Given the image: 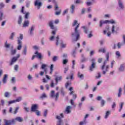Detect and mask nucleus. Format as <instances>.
I'll use <instances>...</instances> for the list:
<instances>
[{
  "label": "nucleus",
  "instance_id": "nucleus-50",
  "mask_svg": "<svg viewBox=\"0 0 125 125\" xmlns=\"http://www.w3.org/2000/svg\"><path fill=\"white\" fill-rule=\"evenodd\" d=\"M47 115V109L45 110L43 113V116L45 118L46 117V115Z\"/></svg>",
  "mask_w": 125,
  "mask_h": 125
},
{
  "label": "nucleus",
  "instance_id": "nucleus-57",
  "mask_svg": "<svg viewBox=\"0 0 125 125\" xmlns=\"http://www.w3.org/2000/svg\"><path fill=\"white\" fill-rule=\"evenodd\" d=\"M13 103H15V100L11 101L8 102L9 105H10V104H12Z\"/></svg>",
  "mask_w": 125,
  "mask_h": 125
},
{
  "label": "nucleus",
  "instance_id": "nucleus-44",
  "mask_svg": "<svg viewBox=\"0 0 125 125\" xmlns=\"http://www.w3.org/2000/svg\"><path fill=\"white\" fill-rule=\"evenodd\" d=\"M18 110H19V107H17L15 108V111H14V114L15 115L17 114V112H18Z\"/></svg>",
  "mask_w": 125,
  "mask_h": 125
},
{
  "label": "nucleus",
  "instance_id": "nucleus-25",
  "mask_svg": "<svg viewBox=\"0 0 125 125\" xmlns=\"http://www.w3.org/2000/svg\"><path fill=\"white\" fill-rule=\"evenodd\" d=\"M73 89H74V88H73V87H69V90L71 91L69 93L70 95H72V94H73V93H74V92L73 91Z\"/></svg>",
  "mask_w": 125,
  "mask_h": 125
},
{
  "label": "nucleus",
  "instance_id": "nucleus-62",
  "mask_svg": "<svg viewBox=\"0 0 125 125\" xmlns=\"http://www.w3.org/2000/svg\"><path fill=\"white\" fill-rule=\"evenodd\" d=\"M72 55L73 56V57H76V51H74L72 53Z\"/></svg>",
  "mask_w": 125,
  "mask_h": 125
},
{
  "label": "nucleus",
  "instance_id": "nucleus-11",
  "mask_svg": "<svg viewBox=\"0 0 125 125\" xmlns=\"http://www.w3.org/2000/svg\"><path fill=\"white\" fill-rule=\"evenodd\" d=\"M39 109V105L37 104H33L32 105L31 111V112H36Z\"/></svg>",
  "mask_w": 125,
  "mask_h": 125
},
{
  "label": "nucleus",
  "instance_id": "nucleus-12",
  "mask_svg": "<svg viewBox=\"0 0 125 125\" xmlns=\"http://www.w3.org/2000/svg\"><path fill=\"white\" fill-rule=\"evenodd\" d=\"M18 44H19V45L17 47V49L18 50H21L22 48V41L20 40H18Z\"/></svg>",
  "mask_w": 125,
  "mask_h": 125
},
{
  "label": "nucleus",
  "instance_id": "nucleus-36",
  "mask_svg": "<svg viewBox=\"0 0 125 125\" xmlns=\"http://www.w3.org/2000/svg\"><path fill=\"white\" fill-rule=\"evenodd\" d=\"M34 29H35V26H32L31 28L30 31V35H33V31H34Z\"/></svg>",
  "mask_w": 125,
  "mask_h": 125
},
{
  "label": "nucleus",
  "instance_id": "nucleus-46",
  "mask_svg": "<svg viewBox=\"0 0 125 125\" xmlns=\"http://www.w3.org/2000/svg\"><path fill=\"white\" fill-rule=\"evenodd\" d=\"M67 63H68V60L64 59L63 60L62 63L63 64V65H66Z\"/></svg>",
  "mask_w": 125,
  "mask_h": 125
},
{
  "label": "nucleus",
  "instance_id": "nucleus-45",
  "mask_svg": "<svg viewBox=\"0 0 125 125\" xmlns=\"http://www.w3.org/2000/svg\"><path fill=\"white\" fill-rule=\"evenodd\" d=\"M2 16H3V13L0 11V21H1L2 20Z\"/></svg>",
  "mask_w": 125,
  "mask_h": 125
},
{
  "label": "nucleus",
  "instance_id": "nucleus-6",
  "mask_svg": "<svg viewBox=\"0 0 125 125\" xmlns=\"http://www.w3.org/2000/svg\"><path fill=\"white\" fill-rule=\"evenodd\" d=\"M109 54H110L109 53V52L106 53V60L104 61L103 63V65L102 66V68H101L102 70H104V68H105V66H106L107 61H109V58H110Z\"/></svg>",
  "mask_w": 125,
  "mask_h": 125
},
{
  "label": "nucleus",
  "instance_id": "nucleus-2",
  "mask_svg": "<svg viewBox=\"0 0 125 125\" xmlns=\"http://www.w3.org/2000/svg\"><path fill=\"white\" fill-rule=\"evenodd\" d=\"M16 121L22 123V122H23V119L21 117H17L15 119H13L11 120H7L6 119L4 120L5 125H14V124L16 123Z\"/></svg>",
  "mask_w": 125,
  "mask_h": 125
},
{
  "label": "nucleus",
  "instance_id": "nucleus-55",
  "mask_svg": "<svg viewBox=\"0 0 125 125\" xmlns=\"http://www.w3.org/2000/svg\"><path fill=\"white\" fill-rule=\"evenodd\" d=\"M116 55L117 56H118V57H121V54L120 53V52H119L118 51H116Z\"/></svg>",
  "mask_w": 125,
  "mask_h": 125
},
{
  "label": "nucleus",
  "instance_id": "nucleus-13",
  "mask_svg": "<svg viewBox=\"0 0 125 125\" xmlns=\"http://www.w3.org/2000/svg\"><path fill=\"white\" fill-rule=\"evenodd\" d=\"M30 24V21H24L22 23V26L23 28H26V27H29Z\"/></svg>",
  "mask_w": 125,
  "mask_h": 125
},
{
  "label": "nucleus",
  "instance_id": "nucleus-39",
  "mask_svg": "<svg viewBox=\"0 0 125 125\" xmlns=\"http://www.w3.org/2000/svg\"><path fill=\"white\" fill-rule=\"evenodd\" d=\"M46 98V95L45 94V93L42 94V95L40 97L41 99H43V98Z\"/></svg>",
  "mask_w": 125,
  "mask_h": 125
},
{
  "label": "nucleus",
  "instance_id": "nucleus-16",
  "mask_svg": "<svg viewBox=\"0 0 125 125\" xmlns=\"http://www.w3.org/2000/svg\"><path fill=\"white\" fill-rule=\"evenodd\" d=\"M35 54H36V57L37 58H39V59H42V54L41 53H39V52L38 51H36L35 53Z\"/></svg>",
  "mask_w": 125,
  "mask_h": 125
},
{
  "label": "nucleus",
  "instance_id": "nucleus-41",
  "mask_svg": "<svg viewBox=\"0 0 125 125\" xmlns=\"http://www.w3.org/2000/svg\"><path fill=\"white\" fill-rule=\"evenodd\" d=\"M75 65H76V61H75V60L72 61V69H75Z\"/></svg>",
  "mask_w": 125,
  "mask_h": 125
},
{
  "label": "nucleus",
  "instance_id": "nucleus-17",
  "mask_svg": "<svg viewBox=\"0 0 125 125\" xmlns=\"http://www.w3.org/2000/svg\"><path fill=\"white\" fill-rule=\"evenodd\" d=\"M49 26L52 30L54 29V25H53V21H51L49 22Z\"/></svg>",
  "mask_w": 125,
  "mask_h": 125
},
{
  "label": "nucleus",
  "instance_id": "nucleus-32",
  "mask_svg": "<svg viewBox=\"0 0 125 125\" xmlns=\"http://www.w3.org/2000/svg\"><path fill=\"white\" fill-rule=\"evenodd\" d=\"M86 124V120L84 119L83 121H82L80 123L79 125H85Z\"/></svg>",
  "mask_w": 125,
  "mask_h": 125
},
{
  "label": "nucleus",
  "instance_id": "nucleus-58",
  "mask_svg": "<svg viewBox=\"0 0 125 125\" xmlns=\"http://www.w3.org/2000/svg\"><path fill=\"white\" fill-rule=\"evenodd\" d=\"M50 86L51 87H54V82H53V81H51Z\"/></svg>",
  "mask_w": 125,
  "mask_h": 125
},
{
  "label": "nucleus",
  "instance_id": "nucleus-18",
  "mask_svg": "<svg viewBox=\"0 0 125 125\" xmlns=\"http://www.w3.org/2000/svg\"><path fill=\"white\" fill-rule=\"evenodd\" d=\"M22 21H23V20L22 19V17L21 16H20L18 21V23L19 25H21V24H22Z\"/></svg>",
  "mask_w": 125,
  "mask_h": 125
},
{
  "label": "nucleus",
  "instance_id": "nucleus-14",
  "mask_svg": "<svg viewBox=\"0 0 125 125\" xmlns=\"http://www.w3.org/2000/svg\"><path fill=\"white\" fill-rule=\"evenodd\" d=\"M62 80V76H60V77H56L55 79L56 83L55 84L57 85L58 84V82L61 81Z\"/></svg>",
  "mask_w": 125,
  "mask_h": 125
},
{
  "label": "nucleus",
  "instance_id": "nucleus-26",
  "mask_svg": "<svg viewBox=\"0 0 125 125\" xmlns=\"http://www.w3.org/2000/svg\"><path fill=\"white\" fill-rule=\"evenodd\" d=\"M108 69H109V65H106L105 71H103V74L105 75L106 74V72H108Z\"/></svg>",
  "mask_w": 125,
  "mask_h": 125
},
{
  "label": "nucleus",
  "instance_id": "nucleus-63",
  "mask_svg": "<svg viewBox=\"0 0 125 125\" xmlns=\"http://www.w3.org/2000/svg\"><path fill=\"white\" fill-rule=\"evenodd\" d=\"M117 46L118 48H121V46H122V43L118 42L117 44Z\"/></svg>",
  "mask_w": 125,
  "mask_h": 125
},
{
  "label": "nucleus",
  "instance_id": "nucleus-28",
  "mask_svg": "<svg viewBox=\"0 0 125 125\" xmlns=\"http://www.w3.org/2000/svg\"><path fill=\"white\" fill-rule=\"evenodd\" d=\"M22 53L24 55H26L27 54V46H25L24 50L22 51Z\"/></svg>",
  "mask_w": 125,
  "mask_h": 125
},
{
  "label": "nucleus",
  "instance_id": "nucleus-54",
  "mask_svg": "<svg viewBox=\"0 0 125 125\" xmlns=\"http://www.w3.org/2000/svg\"><path fill=\"white\" fill-rule=\"evenodd\" d=\"M98 76H96V79H99V78H101V73L100 72H99L98 73Z\"/></svg>",
  "mask_w": 125,
  "mask_h": 125
},
{
  "label": "nucleus",
  "instance_id": "nucleus-24",
  "mask_svg": "<svg viewBox=\"0 0 125 125\" xmlns=\"http://www.w3.org/2000/svg\"><path fill=\"white\" fill-rule=\"evenodd\" d=\"M78 77L80 79H83V74H81V72H78Z\"/></svg>",
  "mask_w": 125,
  "mask_h": 125
},
{
  "label": "nucleus",
  "instance_id": "nucleus-33",
  "mask_svg": "<svg viewBox=\"0 0 125 125\" xmlns=\"http://www.w3.org/2000/svg\"><path fill=\"white\" fill-rule=\"evenodd\" d=\"M99 52H102L103 53H105L106 52V50L105 48H102L99 50Z\"/></svg>",
  "mask_w": 125,
  "mask_h": 125
},
{
  "label": "nucleus",
  "instance_id": "nucleus-21",
  "mask_svg": "<svg viewBox=\"0 0 125 125\" xmlns=\"http://www.w3.org/2000/svg\"><path fill=\"white\" fill-rule=\"evenodd\" d=\"M6 79H7V75L5 74L4 75V77H3V79H2V82H3V83H6Z\"/></svg>",
  "mask_w": 125,
  "mask_h": 125
},
{
  "label": "nucleus",
  "instance_id": "nucleus-20",
  "mask_svg": "<svg viewBox=\"0 0 125 125\" xmlns=\"http://www.w3.org/2000/svg\"><path fill=\"white\" fill-rule=\"evenodd\" d=\"M118 4L120 8H124V4H123V2H122V0H118Z\"/></svg>",
  "mask_w": 125,
  "mask_h": 125
},
{
  "label": "nucleus",
  "instance_id": "nucleus-61",
  "mask_svg": "<svg viewBox=\"0 0 125 125\" xmlns=\"http://www.w3.org/2000/svg\"><path fill=\"white\" fill-rule=\"evenodd\" d=\"M56 60H57V56H54L53 58V61L54 62H55V61H56Z\"/></svg>",
  "mask_w": 125,
  "mask_h": 125
},
{
  "label": "nucleus",
  "instance_id": "nucleus-48",
  "mask_svg": "<svg viewBox=\"0 0 125 125\" xmlns=\"http://www.w3.org/2000/svg\"><path fill=\"white\" fill-rule=\"evenodd\" d=\"M105 105V101L104 100H102L101 101V106L102 107H103Z\"/></svg>",
  "mask_w": 125,
  "mask_h": 125
},
{
  "label": "nucleus",
  "instance_id": "nucleus-19",
  "mask_svg": "<svg viewBox=\"0 0 125 125\" xmlns=\"http://www.w3.org/2000/svg\"><path fill=\"white\" fill-rule=\"evenodd\" d=\"M81 57L83 58V59L81 60V62H86V61H87V59L84 58V55H83V54L81 55Z\"/></svg>",
  "mask_w": 125,
  "mask_h": 125
},
{
  "label": "nucleus",
  "instance_id": "nucleus-3",
  "mask_svg": "<svg viewBox=\"0 0 125 125\" xmlns=\"http://www.w3.org/2000/svg\"><path fill=\"white\" fill-rule=\"evenodd\" d=\"M47 67V65L45 64H42L41 66V69L42 70H43L44 71H41L40 73V76H43L44 74V73L45 74H47V68H46Z\"/></svg>",
  "mask_w": 125,
  "mask_h": 125
},
{
  "label": "nucleus",
  "instance_id": "nucleus-56",
  "mask_svg": "<svg viewBox=\"0 0 125 125\" xmlns=\"http://www.w3.org/2000/svg\"><path fill=\"white\" fill-rule=\"evenodd\" d=\"M15 53H16V50H12L11 51V54L12 55H14V54H15Z\"/></svg>",
  "mask_w": 125,
  "mask_h": 125
},
{
  "label": "nucleus",
  "instance_id": "nucleus-38",
  "mask_svg": "<svg viewBox=\"0 0 125 125\" xmlns=\"http://www.w3.org/2000/svg\"><path fill=\"white\" fill-rule=\"evenodd\" d=\"M71 84H72V83L67 82L65 83V87H66V88H68V86H69V85H71Z\"/></svg>",
  "mask_w": 125,
  "mask_h": 125
},
{
  "label": "nucleus",
  "instance_id": "nucleus-8",
  "mask_svg": "<svg viewBox=\"0 0 125 125\" xmlns=\"http://www.w3.org/2000/svg\"><path fill=\"white\" fill-rule=\"evenodd\" d=\"M92 64L91 66L89 67V70L92 72V71H93V69H95L96 66V63H95V59H92L91 60Z\"/></svg>",
  "mask_w": 125,
  "mask_h": 125
},
{
  "label": "nucleus",
  "instance_id": "nucleus-9",
  "mask_svg": "<svg viewBox=\"0 0 125 125\" xmlns=\"http://www.w3.org/2000/svg\"><path fill=\"white\" fill-rule=\"evenodd\" d=\"M20 57V55H18L17 57H14L12 59L11 62L10 63V66H12L16 61H17L18 58Z\"/></svg>",
  "mask_w": 125,
  "mask_h": 125
},
{
  "label": "nucleus",
  "instance_id": "nucleus-30",
  "mask_svg": "<svg viewBox=\"0 0 125 125\" xmlns=\"http://www.w3.org/2000/svg\"><path fill=\"white\" fill-rule=\"evenodd\" d=\"M69 79L70 80H74V74L72 73L70 77H66V80H69Z\"/></svg>",
  "mask_w": 125,
  "mask_h": 125
},
{
  "label": "nucleus",
  "instance_id": "nucleus-23",
  "mask_svg": "<svg viewBox=\"0 0 125 125\" xmlns=\"http://www.w3.org/2000/svg\"><path fill=\"white\" fill-rule=\"evenodd\" d=\"M53 64H51V66L50 67V75H52V72H53Z\"/></svg>",
  "mask_w": 125,
  "mask_h": 125
},
{
  "label": "nucleus",
  "instance_id": "nucleus-59",
  "mask_svg": "<svg viewBox=\"0 0 125 125\" xmlns=\"http://www.w3.org/2000/svg\"><path fill=\"white\" fill-rule=\"evenodd\" d=\"M38 66H39V65L38 64H35L33 65V67L34 69H38Z\"/></svg>",
  "mask_w": 125,
  "mask_h": 125
},
{
  "label": "nucleus",
  "instance_id": "nucleus-10",
  "mask_svg": "<svg viewBox=\"0 0 125 125\" xmlns=\"http://www.w3.org/2000/svg\"><path fill=\"white\" fill-rule=\"evenodd\" d=\"M55 92L53 90H52L51 92V97L53 98L55 97L56 100H57L59 98V92L56 93V95H54Z\"/></svg>",
  "mask_w": 125,
  "mask_h": 125
},
{
  "label": "nucleus",
  "instance_id": "nucleus-31",
  "mask_svg": "<svg viewBox=\"0 0 125 125\" xmlns=\"http://www.w3.org/2000/svg\"><path fill=\"white\" fill-rule=\"evenodd\" d=\"M71 13H74L75 11V6L74 5H72L71 7Z\"/></svg>",
  "mask_w": 125,
  "mask_h": 125
},
{
  "label": "nucleus",
  "instance_id": "nucleus-5",
  "mask_svg": "<svg viewBox=\"0 0 125 125\" xmlns=\"http://www.w3.org/2000/svg\"><path fill=\"white\" fill-rule=\"evenodd\" d=\"M61 116H57L56 119L57 120H59V121L57 122V125H63V121H62V119H61V118H64V115H63V113H61L60 114Z\"/></svg>",
  "mask_w": 125,
  "mask_h": 125
},
{
  "label": "nucleus",
  "instance_id": "nucleus-15",
  "mask_svg": "<svg viewBox=\"0 0 125 125\" xmlns=\"http://www.w3.org/2000/svg\"><path fill=\"white\" fill-rule=\"evenodd\" d=\"M71 108H72V107L70 106H67L66 107V108L65 109V112L66 114H70V113L71 112V110L70 109H71Z\"/></svg>",
  "mask_w": 125,
  "mask_h": 125
},
{
  "label": "nucleus",
  "instance_id": "nucleus-27",
  "mask_svg": "<svg viewBox=\"0 0 125 125\" xmlns=\"http://www.w3.org/2000/svg\"><path fill=\"white\" fill-rule=\"evenodd\" d=\"M122 88L121 87L119 88L118 95V97H121V96L122 95Z\"/></svg>",
  "mask_w": 125,
  "mask_h": 125
},
{
  "label": "nucleus",
  "instance_id": "nucleus-51",
  "mask_svg": "<svg viewBox=\"0 0 125 125\" xmlns=\"http://www.w3.org/2000/svg\"><path fill=\"white\" fill-rule=\"evenodd\" d=\"M18 68H19V66L18 65L16 64L14 66V69L15 71H18Z\"/></svg>",
  "mask_w": 125,
  "mask_h": 125
},
{
  "label": "nucleus",
  "instance_id": "nucleus-7",
  "mask_svg": "<svg viewBox=\"0 0 125 125\" xmlns=\"http://www.w3.org/2000/svg\"><path fill=\"white\" fill-rule=\"evenodd\" d=\"M34 5L37 7L38 9H40L42 6V3L40 0H36L34 2Z\"/></svg>",
  "mask_w": 125,
  "mask_h": 125
},
{
  "label": "nucleus",
  "instance_id": "nucleus-34",
  "mask_svg": "<svg viewBox=\"0 0 125 125\" xmlns=\"http://www.w3.org/2000/svg\"><path fill=\"white\" fill-rule=\"evenodd\" d=\"M56 45H58V44H59V36H57L56 38Z\"/></svg>",
  "mask_w": 125,
  "mask_h": 125
},
{
  "label": "nucleus",
  "instance_id": "nucleus-52",
  "mask_svg": "<svg viewBox=\"0 0 125 125\" xmlns=\"http://www.w3.org/2000/svg\"><path fill=\"white\" fill-rule=\"evenodd\" d=\"M123 106H124V103H121L120 105V109H119V112H121V111H122V109H123Z\"/></svg>",
  "mask_w": 125,
  "mask_h": 125
},
{
  "label": "nucleus",
  "instance_id": "nucleus-53",
  "mask_svg": "<svg viewBox=\"0 0 125 125\" xmlns=\"http://www.w3.org/2000/svg\"><path fill=\"white\" fill-rule=\"evenodd\" d=\"M61 46L62 48L66 47V44H64L63 42H62V43H61Z\"/></svg>",
  "mask_w": 125,
  "mask_h": 125
},
{
  "label": "nucleus",
  "instance_id": "nucleus-43",
  "mask_svg": "<svg viewBox=\"0 0 125 125\" xmlns=\"http://www.w3.org/2000/svg\"><path fill=\"white\" fill-rule=\"evenodd\" d=\"M35 112L37 115V116H41V111H39V110H36V111H35Z\"/></svg>",
  "mask_w": 125,
  "mask_h": 125
},
{
  "label": "nucleus",
  "instance_id": "nucleus-22",
  "mask_svg": "<svg viewBox=\"0 0 125 125\" xmlns=\"http://www.w3.org/2000/svg\"><path fill=\"white\" fill-rule=\"evenodd\" d=\"M125 70V65L124 64H121L120 65V67L119 68V71L121 72L124 71Z\"/></svg>",
  "mask_w": 125,
  "mask_h": 125
},
{
  "label": "nucleus",
  "instance_id": "nucleus-4",
  "mask_svg": "<svg viewBox=\"0 0 125 125\" xmlns=\"http://www.w3.org/2000/svg\"><path fill=\"white\" fill-rule=\"evenodd\" d=\"M107 23H110V24H116V21L113 20H111L110 21L105 20L104 21H100V27H102V25H103V24H107Z\"/></svg>",
  "mask_w": 125,
  "mask_h": 125
},
{
  "label": "nucleus",
  "instance_id": "nucleus-37",
  "mask_svg": "<svg viewBox=\"0 0 125 125\" xmlns=\"http://www.w3.org/2000/svg\"><path fill=\"white\" fill-rule=\"evenodd\" d=\"M15 35V33L14 32L12 33L9 37L10 40H13V37H14Z\"/></svg>",
  "mask_w": 125,
  "mask_h": 125
},
{
  "label": "nucleus",
  "instance_id": "nucleus-35",
  "mask_svg": "<svg viewBox=\"0 0 125 125\" xmlns=\"http://www.w3.org/2000/svg\"><path fill=\"white\" fill-rule=\"evenodd\" d=\"M4 96H5V97H9V96H10V93H9L8 92H5Z\"/></svg>",
  "mask_w": 125,
  "mask_h": 125
},
{
  "label": "nucleus",
  "instance_id": "nucleus-40",
  "mask_svg": "<svg viewBox=\"0 0 125 125\" xmlns=\"http://www.w3.org/2000/svg\"><path fill=\"white\" fill-rule=\"evenodd\" d=\"M21 100H22V98H21V97H20L19 98H18L16 100H15V102H20V101H21Z\"/></svg>",
  "mask_w": 125,
  "mask_h": 125
},
{
  "label": "nucleus",
  "instance_id": "nucleus-60",
  "mask_svg": "<svg viewBox=\"0 0 125 125\" xmlns=\"http://www.w3.org/2000/svg\"><path fill=\"white\" fill-rule=\"evenodd\" d=\"M29 14H30V13H26L25 15V19H28V18L29 17Z\"/></svg>",
  "mask_w": 125,
  "mask_h": 125
},
{
  "label": "nucleus",
  "instance_id": "nucleus-64",
  "mask_svg": "<svg viewBox=\"0 0 125 125\" xmlns=\"http://www.w3.org/2000/svg\"><path fill=\"white\" fill-rule=\"evenodd\" d=\"M24 109L25 110V111L26 112H29V108L28 107H24Z\"/></svg>",
  "mask_w": 125,
  "mask_h": 125
},
{
  "label": "nucleus",
  "instance_id": "nucleus-1",
  "mask_svg": "<svg viewBox=\"0 0 125 125\" xmlns=\"http://www.w3.org/2000/svg\"><path fill=\"white\" fill-rule=\"evenodd\" d=\"M76 25H77L74 29V33L72 34V37H76L75 42H77L80 39V30H79V27H80V23H78V21L75 20L72 24L73 27H75Z\"/></svg>",
  "mask_w": 125,
  "mask_h": 125
},
{
  "label": "nucleus",
  "instance_id": "nucleus-47",
  "mask_svg": "<svg viewBox=\"0 0 125 125\" xmlns=\"http://www.w3.org/2000/svg\"><path fill=\"white\" fill-rule=\"evenodd\" d=\"M23 34H21L20 35V37H18V40H23Z\"/></svg>",
  "mask_w": 125,
  "mask_h": 125
},
{
  "label": "nucleus",
  "instance_id": "nucleus-29",
  "mask_svg": "<svg viewBox=\"0 0 125 125\" xmlns=\"http://www.w3.org/2000/svg\"><path fill=\"white\" fill-rule=\"evenodd\" d=\"M110 114H111V112L110 111H106L104 118L105 119H107V118H108V117H109V115H110Z\"/></svg>",
  "mask_w": 125,
  "mask_h": 125
},
{
  "label": "nucleus",
  "instance_id": "nucleus-42",
  "mask_svg": "<svg viewBox=\"0 0 125 125\" xmlns=\"http://www.w3.org/2000/svg\"><path fill=\"white\" fill-rule=\"evenodd\" d=\"M5 47L6 48H9V47H10V44H7V41L5 43Z\"/></svg>",
  "mask_w": 125,
  "mask_h": 125
},
{
  "label": "nucleus",
  "instance_id": "nucleus-49",
  "mask_svg": "<svg viewBox=\"0 0 125 125\" xmlns=\"http://www.w3.org/2000/svg\"><path fill=\"white\" fill-rule=\"evenodd\" d=\"M61 13V10H60L59 11H57L55 13L56 15H60Z\"/></svg>",
  "mask_w": 125,
  "mask_h": 125
}]
</instances>
